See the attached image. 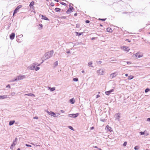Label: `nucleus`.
I'll return each instance as SVG.
<instances>
[{"label": "nucleus", "mask_w": 150, "mask_h": 150, "mask_svg": "<svg viewBox=\"0 0 150 150\" xmlns=\"http://www.w3.org/2000/svg\"><path fill=\"white\" fill-rule=\"evenodd\" d=\"M54 53L53 50H51L49 52L46 53L43 57V58L45 59H48L51 57Z\"/></svg>", "instance_id": "nucleus-1"}, {"label": "nucleus", "mask_w": 150, "mask_h": 150, "mask_svg": "<svg viewBox=\"0 0 150 150\" xmlns=\"http://www.w3.org/2000/svg\"><path fill=\"white\" fill-rule=\"evenodd\" d=\"M79 113H76L75 114H70L68 115V116L71 117L75 118L78 116Z\"/></svg>", "instance_id": "nucleus-2"}, {"label": "nucleus", "mask_w": 150, "mask_h": 150, "mask_svg": "<svg viewBox=\"0 0 150 150\" xmlns=\"http://www.w3.org/2000/svg\"><path fill=\"white\" fill-rule=\"evenodd\" d=\"M18 139L16 137L14 140H13L12 143L11 145L10 149H13V146H15L17 143Z\"/></svg>", "instance_id": "nucleus-3"}, {"label": "nucleus", "mask_w": 150, "mask_h": 150, "mask_svg": "<svg viewBox=\"0 0 150 150\" xmlns=\"http://www.w3.org/2000/svg\"><path fill=\"white\" fill-rule=\"evenodd\" d=\"M21 80V77L20 74L17 76L16 77H15L14 79H13L11 81L12 82H14L15 81H19Z\"/></svg>", "instance_id": "nucleus-4"}, {"label": "nucleus", "mask_w": 150, "mask_h": 150, "mask_svg": "<svg viewBox=\"0 0 150 150\" xmlns=\"http://www.w3.org/2000/svg\"><path fill=\"white\" fill-rule=\"evenodd\" d=\"M121 48L125 51L127 52H129L130 49L128 47L125 46H123L121 47Z\"/></svg>", "instance_id": "nucleus-5"}, {"label": "nucleus", "mask_w": 150, "mask_h": 150, "mask_svg": "<svg viewBox=\"0 0 150 150\" xmlns=\"http://www.w3.org/2000/svg\"><path fill=\"white\" fill-rule=\"evenodd\" d=\"M22 7V6L21 5H19L18 6L14 9L13 11V14H15L16 13L18 10L20 8Z\"/></svg>", "instance_id": "nucleus-6"}, {"label": "nucleus", "mask_w": 150, "mask_h": 150, "mask_svg": "<svg viewBox=\"0 0 150 150\" xmlns=\"http://www.w3.org/2000/svg\"><path fill=\"white\" fill-rule=\"evenodd\" d=\"M114 91V90L113 89H111L110 90L106 91L105 92V93L106 95L109 96L111 93L113 92Z\"/></svg>", "instance_id": "nucleus-7"}, {"label": "nucleus", "mask_w": 150, "mask_h": 150, "mask_svg": "<svg viewBox=\"0 0 150 150\" xmlns=\"http://www.w3.org/2000/svg\"><path fill=\"white\" fill-rule=\"evenodd\" d=\"M97 73L98 75H103L104 74V71L103 70H101V69H99L97 70Z\"/></svg>", "instance_id": "nucleus-8"}, {"label": "nucleus", "mask_w": 150, "mask_h": 150, "mask_svg": "<svg viewBox=\"0 0 150 150\" xmlns=\"http://www.w3.org/2000/svg\"><path fill=\"white\" fill-rule=\"evenodd\" d=\"M120 113H118L115 115V120H119L120 119Z\"/></svg>", "instance_id": "nucleus-9"}, {"label": "nucleus", "mask_w": 150, "mask_h": 150, "mask_svg": "<svg viewBox=\"0 0 150 150\" xmlns=\"http://www.w3.org/2000/svg\"><path fill=\"white\" fill-rule=\"evenodd\" d=\"M15 36V34L14 33H12L9 35L10 39L12 40H13Z\"/></svg>", "instance_id": "nucleus-10"}, {"label": "nucleus", "mask_w": 150, "mask_h": 150, "mask_svg": "<svg viewBox=\"0 0 150 150\" xmlns=\"http://www.w3.org/2000/svg\"><path fill=\"white\" fill-rule=\"evenodd\" d=\"M50 115L51 116H53L54 117H56L58 116V115H56V113L52 111H50Z\"/></svg>", "instance_id": "nucleus-11"}, {"label": "nucleus", "mask_w": 150, "mask_h": 150, "mask_svg": "<svg viewBox=\"0 0 150 150\" xmlns=\"http://www.w3.org/2000/svg\"><path fill=\"white\" fill-rule=\"evenodd\" d=\"M106 128L107 131L109 132H111L113 131L112 128L111 127L109 126L108 125H107L106 126Z\"/></svg>", "instance_id": "nucleus-12"}, {"label": "nucleus", "mask_w": 150, "mask_h": 150, "mask_svg": "<svg viewBox=\"0 0 150 150\" xmlns=\"http://www.w3.org/2000/svg\"><path fill=\"white\" fill-rule=\"evenodd\" d=\"M134 55H135V56L137 58H140L143 56L142 55L139 54L138 52H137Z\"/></svg>", "instance_id": "nucleus-13"}, {"label": "nucleus", "mask_w": 150, "mask_h": 150, "mask_svg": "<svg viewBox=\"0 0 150 150\" xmlns=\"http://www.w3.org/2000/svg\"><path fill=\"white\" fill-rule=\"evenodd\" d=\"M42 19L44 20L50 21V19L46 16L42 15H41Z\"/></svg>", "instance_id": "nucleus-14"}, {"label": "nucleus", "mask_w": 150, "mask_h": 150, "mask_svg": "<svg viewBox=\"0 0 150 150\" xmlns=\"http://www.w3.org/2000/svg\"><path fill=\"white\" fill-rule=\"evenodd\" d=\"M75 102V100L74 98H72L69 100V102L71 104H74Z\"/></svg>", "instance_id": "nucleus-15"}, {"label": "nucleus", "mask_w": 150, "mask_h": 150, "mask_svg": "<svg viewBox=\"0 0 150 150\" xmlns=\"http://www.w3.org/2000/svg\"><path fill=\"white\" fill-rule=\"evenodd\" d=\"M34 4V1H32L30 3L29 6L30 8H33L34 7L33 5Z\"/></svg>", "instance_id": "nucleus-16"}, {"label": "nucleus", "mask_w": 150, "mask_h": 150, "mask_svg": "<svg viewBox=\"0 0 150 150\" xmlns=\"http://www.w3.org/2000/svg\"><path fill=\"white\" fill-rule=\"evenodd\" d=\"M35 67V65L33 63V64L30 66V69L31 70H34Z\"/></svg>", "instance_id": "nucleus-17"}, {"label": "nucleus", "mask_w": 150, "mask_h": 150, "mask_svg": "<svg viewBox=\"0 0 150 150\" xmlns=\"http://www.w3.org/2000/svg\"><path fill=\"white\" fill-rule=\"evenodd\" d=\"M15 121L14 120H11L9 121V126H11L13 125L15 122Z\"/></svg>", "instance_id": "nucleus-18"}, {"label": "nucleus", "mask_w": 150, "mask_h": 150, "mask_svg": "<svg viewBox=\"0 0 150 150\" xmlns=\"http://www.w3.org/2000/svg\"><path fill=\"white\" fill-rule=\"evenodd\" d=\"M76 33V35L78 36H80L82 35L83 34V33L82 32L81 33H79L78 32H75Z\"/></svg>", "instance_id": "nucleus-19"}, {"label": "nucleus", "mask_w": 150, "mask_h": 150, "mask_svg": "<svg viewBox=\"0 0 150 150\" xmlns=\"http://www.w3.org/2000/svg\"><path fill=\"white\" fill-rule=\"evenodd\" d=\"M8 98L7 95H4L3 96H0V99H4L6 98Z\"/></svg>", "instance_id": "nucleus-20"}, {"label": "nucleus", "mask_w": 150, "mask_h": 150, "mask_svg": "<svg viewBox=\"0 0 150 150\" xmlns=\"http://www.w3.org/2000/svg\"><path fill=\"white\" fill-rule=\"evenodd\" d=\"M116 75H117L116 74V73L115 72L112 73L110 75V77L112 78H113L115 77Z\"/></svg>", "instance_id": "nucleus-21"}, {"label": "nucleus", "mask_w": 150, "mask_h": 150, "mask_svg": "<svg viewBox=\"0 0 150 150\" xmlns=\"http://www.w3.org/2000/svg\"><path fill=\"white\" fill-rule=\"evenodd\" d=\"M106 30L108 32L110 33H111L112 32V30L111 28H108L106 29Z\"/></svg>", "instance_id": "nucleus-22"}, {"label": "nucleus", "mask_w": 150, "mask_h": 150, "mask_svg": "<svg viewBox=\"0 0 150 150\" xmlns=\"http://www.w3.org/2000/svg\"><path fill=\"white\" fill-rule=\"evenodd\" d=\"M72 12L71 8H69L66 11V13L67 14H69Z\"/></svg>", "instance_id": "nucleus-23"}, {"label": "nucleus", "mask_w": 150, "mask_h": 150, "mask_svg": "<svg viewBox=\"0 0 150 150\" xmlns=\"http://www.w3.org/2000/svg\"><path fill=\"white\" fill-rule=\"evenodd\" d=\"M92 64L93 62L92 61H91L88 63V65L89 67H92L93 68L94 67L93 66Z\"/></svg>", "instance_id": "nucleus-24"}, {"label": "nucleus", "mask_w": 150, "mask_h": 150, "mask_svg": "<svg viewBox=\"0 0 150 150\" xmlns=\"http://www.w3.org/2000/svg\"><path fill=\"white\" fill-rule=\"evenodd\" d=\"M61 10V9L59 8H56L54 10L56 12H60Z\"/></svg>", "instance_id": "nucleus-25"}, {"label": "nucleus", "mask_w": 150, "mask_h": 150, "mask_svg": "<svg viewBox=\"0 0 150 150\" xmlns=\"http://www.w3.org/2000/svg\"><path fill=\"white\" fill-rule=\"evenodd\" d=\"M20 76L21 77V80H22L23 79H25L26 78V76L25 75H22L21 74H20Z\"/></svg>", "instance_id": "nucleus-26"}, {"label": "nucleus", "mask_w": 150, "mask_h": 150, "mask_svg": "<svg viewBox=\"0 0 150 150\" xmlns=\"http://www.w3.org/2000/svg\"><path fill=\"white\" fill-rule=\"evenodd\" d=\"M134 77V76L133 75H130L128 76L127 79L129 80H130L133 79Z\"/></svg>", "instance_id": "nucleus-27"}, {"label": "nucleus", "mask_w": 150, "mask_h": 150, "mask_svg": "<svg viewBox=\"0 0 150 150\" xmlns=\"http://www.w3.org/2000/svg\"><path fill=\"white\" fill-rule=\"evenodd\" d=\"M49 89L50 90V91L51 92H52L55 90V88L54 87L52 88L49 87Z\"/></svg>", "instance_id": "nucleus-28"}, {"label": "nucleus", "mask_w": 150, "mask_h": 150, "mask_svg": "<svg viewBox=\"0 0 150 150\" xmlns=\"http://www.w3.org/2000/svg\"><path fill=\"white\" fill-rule=\"evenodd\" d=\"M38 29L40 30L42 28H43V25L42 24H39L38 25Z\"/></svg>", "instance_id": "nucleus-29"}, {"label": "nucleus", "mask_w": 150, "mask_h": 150, "mask_svg": "<svg viewBox=\"0 0 150 150\" xmlns=\"http://www.w3.org/2000/svg\"><path fill=\"white\" fill-rule=\"evenodd\" d=\"M146 132V130H145L144 132H140L139 133V134L141 135H144L145 132Z\"/></svg>", "instance_id": "nucleus-30"}, {"label": "nucleus", "mask_w": 150, "mask_h": 150, "mask_svg": "<svg viewBox=\"0 0 150 150\" xmlns=\"http://www.w3.org/2000/svg\"><path fill=\"white\" fill-rule=\"evenodd\" d=\"M58 65V61H56L54 63V68L56 67Z\"/></svg>", "instance_id": "nucleus-31"}, {"label": "nucleus", "mask_w": 150, "mask_h": 150, "mask_svg": "<svg viewBox=\"0 0 150 150\" xmlns=\"http://www.w3.org/2000/svg\"><path fill=\"white\" fill-rule=\"evenodd\" d=\"M27 95H28V96H33V97H35V95H34V94H33V93H29L27 94Z\"/></svg>", "instance_id": "nucleus-32"}, {"label": "nucleus", "mask_w": 150, "mask_h": 150, "mask_svg": "<svg viewBox=\"0 0 150 150\" xmlns=\"http://www.w3.org/2000/svg\"><path fill=\"white\" fill-rule=\"evenodd\" d=\"M78 78L77 77L74 78L73 79V81L75 82L78 81Z\"/></svg>", "instance_id": "nucleus-33"}, {"label": "nucleus", "mask_w": 150, "mask_h": 150, "mask_svg": "<svg viewBox=\"0 0 150 150\" xmlns=\"http://www.w3.org/2000/svg\"><path fill=\"white\" fill-rule=\"evenodd\" d=\"M150 91V89L149 88H146L144 91L146 93Z\"/></svg>", "instance_id": "nucleus-34"}, {"label": "nucleus", "mask_w": 150, "mask_h": 150, "mask_svg": "<svg viewBox=\"0 0 150 150\" xmlns=\"http://www.w3.org/2000/svg\"><path fill=\"white\" fill-rule=\"evenodd\" d=\"M139 146H135L134 148V149L135 150H138L139 149Z\"/></svg>", "instance_id": "nucleus-35"}, {"label": "nucleus", "mask_w": 150, "mask_h": 150, "mask_svg": "<svg viewBox=\"0 0 150 150\" xmlns=\"http://www.w3.org/2000/svg\"><path fill=\"white\" fill-rule=\"evenodd\" d=\"M68 128L70 129L72 131H74V128L72 127V126H68Z\"/></svg>", "instance_id": "nucleus-36"}, {"label": "nucleus", "mask_w": 150, "mask_h": 150, "mask_svg": "<svg viewBox=\"0 0 150 150\" xmlns=\"http://www.w3.org/2000/svg\"><path fill=\"white\" fill-rule=\"evenodd\" d=\"M60 4H61V5H63L64 6H66L67 5V4L63 2L62 1H60L59 2Z\"/></svg>", "instance_id": "nucleus-37"}, {"label": "nucleus", "mask_w": 150, "mask_h": 150, "mask_svg": "<svg viewBox=\"0 0 150 150\" xmlns=\"http://www.w3.org/2000/svg\"><path fill=\"white\" fill-rule=\"evenodd\" d=\"M149 133L148 131H147L146 130V132H145L144 136H146L149 135Z\"/></svg>", "instance_id": "nucleus-38"}, {"label": "nucleus", "mask_w": 150, "mask_h": 150, "mask_svg": "<svg viewBox=\"0 0 150 150\" xmlns=\"http://www.w3.org/2000/svg\"><path fill=\"white\" fill-rule=\"evenodd\" d=\"M106 19H107L106 18H99L98 19V20H100V21H105L106 20Z\"/></svg>", "instance_id": "nucleus-39"}, {"label": "nucleus", "mask_w": 150, "mask_h": 150, "mask_svg": "<svg viewBox=\"0 0 150 150\" xmlns=\"http://www.w3.org/2000/svg\"><path fill=\"white\" fill-rule=\"evenodd\" d=\"M76 44H77V45H84V44H83L82 42H77Z\"/></svg>", "instance_id": "nucleus-40"}, {"label": "nucleus", "mask_w": 150, "mask_h": 150, "mask_svg": "<svg viewBox=\"0 0 150 150\" xmlns=\"http://www.w3.org/2000/svg\"><path fill=\"white\" fill-rule=\"evenodd\" d=\"M127 144V142H126V141H125V142L123 144V146H125H125H126Z\"/></svg>", "instance_id": "nucleus-41"}, {"label": "nucleus", "mask_w": 150, "mask_h": 150, "mask_svg": "<svg viewBox=\"0 0 150 150\" xmlns=\"http://www.w3.org/2000/svg\"><path fill=\"white\" fill-rule=\"evenodd\" d=\"M102 62L101 61H97L96 62V63L97 64H100L102 63Z\"/></svg>", "instance_id": "nucleus-42"}, {"label": "nucleus", "mask_w": 150, "mask_h": 150, "mask_svg": "<svg viewBox=\"0 0 150 150\" xmlns=\"http://www.w3.org/2000/svg\"><path fill=\"white\" fill-rule=\"evenodd\" d=\"M40 67H37L36 68L35 67V71H37L40 69Z\"/></svg>", "instance_id": "nucleus-43"}, {"label": "nucleus", "mask_w": 150, "mask_h": 150, "mask_svg": "<svg viewBox=\"0 0 150 150\" xmlns=\"http://www.w3.org/2000/svg\"><path fill=\"white\" fill-rule=\"evenodd\" d=\"M105 119H102L100 118V120L101 122H105Z\"/></svg>", "instance_id": "nucleus-44"}, {"label": "nucleus", "mask_w": 150, "mask_h": 150, "mask_svg": "<svg viewBox=\"0 0 150 150\" xmlns=\"http://www.w3.org/2000/svg\"><path fill=\"white\" fill-rule=\"evenodd\" d=\"M67 17H67L65 16H62L61 17V19H66Z\"/></svg>", "instance_id": "nucleus-45"}, {"label": "nucleus", "mask_w": 150, "mask_h": 150, "mask_svg": "<svg viewBox=\"0 0 150 150\" xmlns=\"http://www.w3.org/2000/svg\"><path fill=\"white\" fill-rule=\"evenodd\" d=\"M25 145L26 146H27V147H31L32 146L30 145V144H25Z\"/></svg>", "instance_id": "nucleus-46"}, {"label": "nucleus", "mask_w": 150, "mask_h": 150, "mask_svg": "<svg viewBox=\"0 0 150 150\" xmlns=\"http://www.w3.org/2000/svg\"><path fill=\"white\" fill-rule=\"evenodd\" d=\"M50 5L51 6L53 7L54 6V4L53 2H51L50 3Z\"/></svg>", "instance_id": "nucleus-47"}, {"label": "nucleus", "mask_w": 150, "mask_h": 150, "mask_svg": "<svg viewBox=\"0 0 150 150\" xmlns=\"http://www.w3.org/2000/svg\"><path fill=\"white\" fill-rule=\"evenodd\" d=\"M71 4H72V5H73V4L71 3H70L69 5V8H71L73 7L71 5Z\"/></svg>", "instance_id": "nucleus-48"}, {"label": "nucleus", "mask_w": 150, "mask_h": 150, "mask_svg": "<svg viewBox=\"0 0 150 150\" xmlns=\"http://www.w3.org/2000/svg\"><path fill=\"white\" fill-rule=\"evenodd\" d=\"M6 88H11V86L10 84H8L6 86Z\"/></svg>", "instance_id": "nucleus-49"}, {"label": "nucleus", "mask_w": 150, "mask_h": 150, "mask_svg": "<svg viewBox=\"0 0 150 150\" xmlns=\"http://www.w3.org/2000/svg\"><path fill=\"white\" fill-rule=\"evenodd\" d=\"M86 23H90V21L88 20H86L85 21Z\"/></svg>", "instance_id": "nucleus-50"}, {"label": "nucleus", "mask_w": 150, "mask_h": 150, "mask_svg": "<svg viewBox=\"0 0 150 150\" xmlns=\"http://www.w3.org/2000/svg\"><path fill=\"white\" fill-rule=\"evenodd\" d=\"M16 94L15 93V92H13L11 93V95L12 96H14L15 95V94Z\"/></svg>", "instance_id": "nucleus-51"}, {"label": "nucleus", "mask_w": 150, "mask_h": 150, "mask_svg": "<svg viewBox=\"0 0 150 150\" xmlns=\"http://www.w3.org/2000/svg\"><path fill=\"white\" fill-rule=\"evenodd\" d=\"M80 27V24H76V28H79Z\"/></svg>", "instance_id": "nucleus-52"}, {"label": "nucleus", "mask_w": 150, "mask_h": 150, "mask_svg": "<svg viewBox=\"0 0 150 150\" xmlns=\"http://www.w3.org/2000/svg\"><path fill=\"white\" fill-rule=\"evenodd\" d=\"M128 13V12H122V13L123 14H126Z\"/></svg>", "instance_id": "nucleus-53"}, {"label": "nucleus", "mask_w": 150, "mask_h": 150, "mask_svg": "<svg viewBox=\"0 0 150 150\" xmlns=\"http://www.w3.org/2000/svg\"><path fill=\"white\" fill-rule=\"evenodd\" d=\"M41 59L42 60V62H43L45 60H46V59H43V57L41 58Z\"/></svg>", "instance_id": "nucleus-54"}, {"label": "nucleus", "mask_w": 150, "mask_h": 150, "mask_svg": "<svg viewBox=\"0 0 150 150\" xmlns=\"http://www.w3.org/2000/svg\"><path fill=\"white\" fill-rule=\"evenodd\" d=\"M16 41L19 42H20L21 41H20V39H16Z\"/></svg>", "instance_id": "nucleus-55"}, {"label": "nucleus", "mask_w": 150, "mask_h": 150, "mask_svg": "<svg viewBox=\"0 0 150 150\" xmlns=\"http://www.w3.org/2000/svg\"><path fill=\"white\" fill-rule=\"evenodd\" d=\"M38 116H35L34 117H33V119H38Z\"/></svg>", "instance_id": "nucleus-56"}, {"label": "nucleus", "mask_w": 150, "mask_h": 150, "mask_svg": "<svg viewBox=\"0 0 150 150\" xmlns=\"http://www.w3.org/2000/svg\"><path fill=\"white\" fill-rule=\"evenodd\" d=\"M125 40L126 41H128L129 42H131V41L128 39H126Z\"/></svg>", "instance_id": "nucleus-57"}, {"label": "nucleus", "mask_w": 150, "mask_h": 150, "mask_svg": "<svg viewBox=\"0 0 150 150\" xmlns=\"http://www.w3.org/2000/svg\"><path fill=\"white\" fill-rule=\"evenodd\" d=\"M23 36V35L22 34H21L20 35H18V37L20 38H21Z\"/></svg>", "instance_id": "nucleus-58"}, {"label": "nucleus", "mask_w": 150, "mask_h": 150, "mask_svg": "<svg viewBox=\"0 0 150 150\" xmlns=\"http://www.w3.org/2000/svg\"><path fill=\"white\" fill-rule=\"evenodd\" d=\"M146 121L148 122H150V118H147L146 119Z\"/></svg>", "instance_id": "nucleus-59"}, {"label": "nucleus", "mask_w": 150, "mask_h": 150, "mask_svg": "<svg viewBox=\"0 0 150 150\" xmlns=\"http://www.w3.org/2000/svg\"><path fill=\"white\" fill-rule=\"evenodd\" d=\"M46 112L49 115H50V111H49L47 110H46Z\"/></svg>", "instance_id": "nucleus-60"}, {"label": "nucleus", "mask_w": 150, "mask_h": 150, "mask_svg": "<svg viewBox=\"0 0 150 150\" xmlns=\"http://www.w3.org/2000/svg\"><path fill=\"white\" fill-rule=\"evenodd\" d=\"M94 129V127L93 126L92 127H90V129L91 130H93Z\"/></svg>", "instance_id": "nucleus-61"}, {"label": "nucleus", "mask_w": 150, "mask_h": 150, "mask_svg": "<svg viewBox=\"0 0 150 150\" xmlns=\"http://www.w3.org/2000/svg\"><path fill=\"white\" fill-rule=\"evenodd\" d=\"M100 96V95H99L98 94V95H97L96 96V98H98Z\"/></svg>", "instance_id": "nucleus-62"}, {"label": "nucleus", "mask_w": 150, "mask_h": 150, "mask_svg": "<svg viewBox=\"0 0 150 150\" xmlns=\"http://www.w3.org/2000/svg\"><path fill=\"white\" fill-rule=\"evenodd\" d=\"M126 63L127 64H131L132 63V62H131L127 61V62H126Z\"/></svg>", "instance_id": "nucleus-63"}, {"label": "nucleus", "mask_w": 150, "mask_h": 150, "mask_svg": "<svg viewBox=\"0 0 150 150\" xmlns=\"http://www.w3.org/2000/svg\"><path fill=\"white\" fill-rule=\"evenodd\" d=\"M95 39H96V38L93 37H92L91 38V40H95Z\"/></svg>", "instance_id": "nucleus-64"}]
</instances>
